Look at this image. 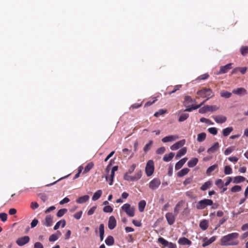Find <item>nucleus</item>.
Wrapping results in <instances>:
<instances>
[{
	"instance_id": "nucleus-10",
	"label": "nucleus",
	"mask_w": 248,
	"mask_h": 248,
	"mask_svg": "<svg viewBox=\"0 0 248 248\" xmlns=\"http://www.w3.org/2000/svg\"><path fill=\"white\" fill-rule=\"evenodd\" d=\"M216 237L215 236L211 237L209 239H208L206 237H204L202 239V241H203V243L202 244V246L203 247H207V246H209V245H210L211 244H212L213 242H214L216 240Z\"/></svg>"
},
{
	"instance_id": "nucleus-30",
	"label": "nucleus",
	"mask_w": 248,
	"mask_h": 248,
	"mask_svg": "<svg viewBox=\"0 0 248 248\" xmlns=\"http://www.w3.org/2000/svg\"><path fill=\"white\" fill-rule=\"evenodd\" d=\"M189 171V169L185 168L178 172L177 175L178 177H181L187 174Z\"/></svg>"
},
{
	"instance_id": "nucleus-37",
	"label": "nucleus",
	"mask_w": 248,
	"mask_h": 248,
	"mask_svg": "<svg viewBox=\"0 0 248 248\" xmlns=\"http://www.w3.org/2000/svg\"><path fill=\"white\" fill-rule=\"evenodd\" d=\"M146 205V202L144 200L140 201L139 203V210L140 212L143 211Z\"/></svg>"
},
{
	"instance_id": "nucleus-21",
	"label": "nucleus",
	"mask_w": 248,
	"mask_h": 248,
	"mask_svg": "<svg viewBox=\"0 0 248 248\" xmlns=\"http://www.w3.org/2000/svg\"><path fill=\"white\" fill-rule=\"evenodd\" d=\"M187 151V149L186 147H183L180 150L178 151V152L177 153V154L175 156V158L176 159H178L180 157H181L182 156L184 155Z\"/></svg>"
},
{
	"instance_id": "nucleus-38",
	"label": "nucleus",
	"mask_w": 248,
	"mask_h": 248,
	"mask_svg": "<svg viewBox=\"0 0 248 248\" xmlns=\"http://www.w3.org/2000/svg\"><path fill=\"white\" fill-rule=\"evenodd\" d=\"M220 96L222 97L229 98L232 96V93L228 91H222L220 93Z\"/></svg>"
},
{
	"instance_id": "nucleus-54",
	"label": "nucleus",
	"mask_w": 248,
	"mask_h": 248,
	"mask_svg": "<svg viewBox=\"0 0 248 248\" xmlns=\"http://www.w3.org/2000/svg\"><path fill=\"white\" fill-rule=\"evenodd\" d=\"M0 218L3 222H5L7 219V215L5 213H0Z\"/></svg>"
},
{
	"instance_id": "nucleus-57",
	"label": "nucleus",
	"mask_w": 248,
	"mask_h": 248,
	"mask_svg": "<svg viewBox=\"0 0 248 248\" xmlns=\"http://www.w3.org/2000/svg\"><path fill=\"white\" fill-rule=\"evenodd\" d=\"M38 219H37L36 218L33 219L31 223V228H33L35 227H36L37 226V225L38 224Z\"/></svg>"
},
{
	"instance_id": "nucleus-34",
	"label": "nucleus",
	"mask_w": 248,
	"mask_h": 248,
	"mask_svg": "<svg viewBox=\"0 0 248 248\" xmlns=\"http://www.w3.org/2000/svg\"><path fill=\"white\" fill-rule=\"evenodd\" d=\"M233 128L232 127H228L223 130V135L225 137H227L232 131Z\"/></svg>"
},
{
	"instance_id": "nucleus-20",
	"label": "nucleus",
	"mask_w": 248,
	"mask_h": 248,
	"mask_svg": "<svg viewBox=\"0 0 248 248\" xmlns=\"http://www.w3.org/2000/svg\"><path fill=\"white\" fill-rule=\"evenodd\" d=\"M178 243L181 245H190L191 244V242L186 237L180 238L178 241Z\"/></svg>"
},
{
	"instance_id": "nucleus-6",
	"label": "nucleus",
	"mask_w": 248,
	"mask_h": 248,
	"mask_svg": "<svg viewBox=\"0 0 248 248\" xmlns=\"http://www.w3.org/2000/svg\"><path fill=\"white\" fill-rule=\"evenodd\" d=\"M197 94L202 97H212L213 93L210 89H205L197 92Z\"/></svg>"
},
{
	"instance_id": "nucleus-11",
	"label": "nucleus",
	"mask_w": 248,
	"mask_h": 248,
	"mask_svg": "<svg viewBox=\"0 0 248 248\" xmlns=\"http://www.w3.org/2000/svg\"><path fill=\"white\" fill-rule=\"evenodd\" d=\"M212 118L217 124H221L224 123L227 120V118L225 116L221 115H214L212 116Z\"/></svg>"
},
{
	"instance_id": "nucleus-59",
	"label": "nucleus",
	"mask_w": 248,
	"mask_h": 248,
	"mask_svg": "<svg viewBox=\"0 0 248 248\" xmlns=\"http://www.w3.org/2000/svg\"><path fill=\"white\" fill-rule=\"evenodd\" d=\"M82 212L81 211L76 213L74 215V217L77 219H79L82 216Z\"/></svg>"
},
{
	"instance_id": "nucleus-3",
	"label": "nucleus",
	"mask_w": 248,
	"mask_h": 248,
	"mask_svg": "<svg viewBox=\"0 0 248 248\" xmlns=\"http://www.w3.org/2000/svg\"><path fill=\"white\" fill-rule=\"evenodd\" d=\"M122 209L129 217H132L135 215L134 207L131 206L130 204L129 203L124 204L122 206Z\"/></svg>"
},
{
	"instance_id": "nucleus-46",
	"label": "nucleus",
	"mask_w": 248,
	"mask_h": 248,
	"mask_svg": "<svg viewBox=\"0 0 248 248\" xmlns=\"http://www.w3.org/2000/svg\"><path fill=\"white\" fill-rule=\"evenodd\" d=\"M189 114L187 113H183L181 115L179 118V122H183L187 119V118L188 117Z\"/></svg>"
},
{
	"instance_id": "nucleus-26",
	"label": "nucleus",
	"mask_w": 248,
	"mask_h": 248,
	"mask_svg": "<svg viewBox=\"0 0 248 248\" xmlns=\"http://www.w3.org/2000/svg\"><path fill=\"white\" fill-rule=\"evenodd\" d=\"M198 159L197 158H193L190 159L187 163V165L190 168L195 166L198 163Z\"/></svg>"
},
{
	"instance_id": "nucleus-44",
	"label": "nucleus",
	"mask_w": 248,
	"mask_h": 248,
	"mask_svg": "<svg viewBox=\"0 0 248 248\" xmlns=\"http://www.w3.org/2000/svg\"><path fill=\"white\" fill-rule=\"evenodd\" d=\"M167 110L166 109H160L158 111L156 112L154 114V116L156 117H158L161 115L165 114Z\"/></svg>"
},
{
	"instance_id": "nucleus-15",
	"label": "nucleus",
	"mask_w": 248,
	"mask_h": 248,
	"mask_svg": "<svg viewBox=\"0 0 248 248\" xmlns=\"http://www.w3.org/2000/svg\"><path fill=\"white\" fill-rule=\"evenodd\" d=\"M116 225V220L113 216L109 217L108 222V227L110 230L113 229Z\"/></svg>"
},
{
	"instance_id": "nucleus-19",
	"label": "nucleus",
	"mask_w": 248,
	"mask_h": 248,
	"mask_svg": "<svg viewBox=\"0 0 248 248\" xmlns=\"http://www.w3.org/2000/svg\"><path fill=\"white\" fill-rule=\"evenodd\" d=\"M187 158L184 157L177 162L175 166V169L176 170H178L181 169L184 164L186 162Z\"/></svg>"
},
{
	"instance_id": "nucleus-42",
	"label": "nucleus",
	"mask_w": 248,
	"mask_h": 248,
	"mask_svg": "<svg viewBox=\"0 0 248 248\" xmlns=\"http://www.w3.org/2000/svg\"><path fill=\"white\" fill-rule=\"evenodd\" d=\"M217 165L216 164L209 167L206 170V174L209 175L211 172L214 171L217 168Z\"/></svg>"
},
{
	"instance_id": "nucleus-32",
	"label": "nucleus",
	"mask_w": 248,
	"mask_h": 248,
	"mask_svg": "<svg viewBox=\"0 0 248 248\" xmlns=\"http://www.w3.org/2000/svg\"><path fill=\"white\" fill-rule=\"evenodd\" d=\"M99 231L100 233V240L102 241L104 239V225L103 224H101L99 226Z\"/></svg>"
},
{
	"instance_id": "nucleus-53",
	"label": "nucleus",
	"mask_w": 248,
	"mask_h": 248,
	"mask_svg": "<svg viewBox=\"0 0 248 248\" xmlns=\"http://www.w3.org/2000/svg\"><path fill=\"white\" fill-rule=\"evenodd\" d=\"M241 189V187L240 186L236 185L231 188V191L232 192H239Z\"/></svg>"
},
{
	"instance_id": "nucleus-60",
	"label": "nucleus",
	"mask_w": 248,
	"mask_h": 248,
	"mask_svg": "<svg viewBox=\"0 0 248 248\" xmlns=\"http://www.w3.org/2000/svg\"><path fill=\"white\" fill-rule=\"evenodd\" d=\"M136 165L135 164H133L130 168L128 169L127 172L126 173L129 174H131L135 169Z\"/></svg>"
},
{
	"instance_id": "nucleus-47",
	"label": "nucleus",
	"mask_w": 248,
	"mask_h": 248,
	"mask_svg": "<svg viewBox=\"0 0 248 248\" xmlns=\"http://www.w3.org/2000/svg\"><path fill=\"white\" fill-rule=\"evenodd\" d=\"M142 176V171L141 170L138 171L133 177L134 178V181H137L140 179Z\"/></svg>"
},
{
	"instance_id": "nucleus-16",
	"label": "nucleus",
	"mask_w": 248,
	"mask_h": 248,
	"mask_svg": "<svg viewBox=\"0 0 248 248\" xmlns=\"http://www.w3.org/2000/svg\"><path fill=\"white\" fill-rule=\"evenodd\" d=\"M62 233L58 231L55 233L51 234L49 237V241L50 242H55L61 236Z\"/></svg>"
},
{
	"instance_id": "nucleus-43",
	"label": "nucleus",
	"mask_w": 248,
	"mask_h": 248,
	"mask_svg": "<svg viewBox=\"0 0 248 248\" xmlns=\"http://www.w3.org/2000/svg\"><path fill=\"white\" fill-rule=\"evenodd\" d=\"M124 178L125 180L128 181H134V178L133 177V176H131L129 175V173H126L124 176Z\"/></svg>"
},
{
	"instance_id": "nucleus-23",
	"label": "nucleus",
	"mask_w": 248,
	"mask_h": 248,
	"mask_svg": "<svg viewBox=\"0 0 248 248\" xmlns=\"http://www.w3.org/2000/svg\"><path fill=\"white\" fill-rule=\"evenodd\" d=\"M118 167L117 166H114L112 167L111 171L110 177L111 178V182H109L110 186L112 185L113 182V178L115 175V172L118 170Z\"/></svg>"
},
{
	"instance_id": "nucleus-45",
	"label": "nucleus",
	"mask_w": 248,
	"mask_h": 248,
	"mask_svg": "<svg viewBox=\"0 0 248 248\" xmlns=\"http://www.w3.org/2000/svg\"><path fill=\"white\" fill-rule=\"evenodd\" d=\"M232 169L229 166H226L224 168V173L226 175L232 173Z\"/></svg>"
},
{
	"instance_id": "nucleus-28",
	"label": "nucleus",
	"mask_w": 248,
	"mask_h": 248,
	"mask_svg": "<svg viewBox=\"0 0 248 248\" xmlns=\"http://www.w3.org/2000/svg\"><path fill=\"white\" fill-rule=\"evenodd\" d=\"M102 194V191L101 190H98L94 194L92 197V200L95 201L97 200L101 196Z\"/></svg>"
},
{
	"instance_id": "nucleus-39",
	"label": "nucleus",
	"mask_w": 248,
	"mask_h": 248,
	"mask_svg": "<svg viewBox=\"0 0 248 248\" xmlns=\"http://www.w3.org/2000/svg\"><path fill=\"white\" fill-rule=\"evenodd\" d=\"M93 164L92 162L89 163L85 167L83 173H85L89 171L93 167Z\"/></svg>"
},
{
	"instance_id": "nucleus-22",
	"label": "nucleus",
	"mask_w": 248,
	"mask_h": 248,
	"mask_svg": "<svg viewBox=\"0 0 248 248\" xmlns=\"http://www.w3.org/2000/svg\"><path fill=\"white\" fill-rule=\"evenodd\" d=\"M89 199L88 195H84L81 196L76 200V202L78 203L81 204L86 202Z\"/></svg>"
},
{
	"instance_id": "nucleus-8",
	"label": "nucleus",
	"mask_w": 248,
	"mask_h": 248,
	"mask_svg": "<svg viewBox=\"0 0 248 248\" xmlns=\"http://www.w3.org/2000/svg\"><path fill=\"white\" fill-rule=\"evenodd\" d=\"M186 143L185 140H179L170 147V149L172 151H176L180 148L183 147Z\"/></svg>"
},
{
	"instance_id": "nucleus-5",
	"label": "nucleus",
	"mask_w": 248,
	"mask_h": 248,
	"mask_svg": "<svg viewBox=\"0 0 248 248\" xmlns=\"http://www.w3.org/2000/svg\"><path fill=\"white\" fill-rule=\"evenodd\" d=\"M161 184L160 180L159 178H155L152 180L149 183V187L152 190L157 189Z\"/></svg>"
},
{
	"instance_id": "nucleus-12",
	"label": "nucleus",
	"mask_w": 248,
	"mask_h": 248,
	"mask_svg": "<svg viewBox=\"0 0 248 248\" xmlns=\"http://www.w3.org/2000/svg\"><path fill=\"white\" fill-rule=\"evenodd\" d=\"M232 63H230L225 66L220 67L219 71L217 73V75L225 74L228 72V70L231 69Z\"/></svg>"
},
{
	"instance_id": "nucleus-17",
	"label": "nucleus",
	"mask_w": 248,
	"mask_h": 248,
	"mask_svg": "<svg viewBox=\"0 0 248 248\" xmlns=\"http://www.w3.org/2000/svg\"><path fill=\"white\" fill-rule=\"evenodd\" d=\"M219 147V145L218 142H216L214 143L213 145L207 150V152L208 154L214 153L218 149Z\"/></svg>"
},
{
	"instance_id": "nucleus-58",
	"label": "nucleus",
	"mask_w": 248,
	"mask_h": 248,
	"mask_svg": "<svg viewBox=\"0 0 248 248\" xmlns=\"http://www.w3.org/2000/svg\"><path fill=\"white\" fill-rule=\"evenodd\" d=\"M39 207V204L37 202H32L31 204V207L32 209L35 210L38 208Z\"/></svg>"
},
{
	"instance_id": "nucleus-49",
	"label": "nucleus",
	"mask_w": 248,
	"mask_h": 248,
	"mask_svg": "<svg viewBox=\"0 0 248 248\" xmlns=\"http://www.w3.org/2000/svg\"><path fill=\"white\" fill-rule=\"evenodd\" d=\"M158 242L163 245L164 247H166L168 241L162 237H159L158 239Z\"/></svg>"
},
{
	"instance_id": "nucleus-63",
	"label": "nucleus",
	"mask_w": 248,
	"mask_h": 248,
	"mask_svg": "<svg viewBox=\"0 0 248 248\" xmlns=\"http://www.w3.org/2000/svg\"><path fill=\"white\" fill-rule=\"evenodd\" d=\"M33 248H44L43 245L40 242H35L34 244Z\"/></svg>"
},
{
	"instance_id": "nucleus-48",
	"label": "nucleus",
	"mask_w": 248,
	"mask_h": 248,
	"mask_svg": "<svg viewBox=\"0 0 248 248\" xmlns=\"http://www.w3.org/2000/svg\"><path fill=\"white\" fill-rule=\"evenodd\" d=\"M152 144H153V141L150 140L149 141V142L148 143L146 144L145 145V146H144V149H143L144 151L145 152H147V151H148L150 149Z\"/></svg>"
},
{
	"instance_id": "nucleus-29",
	"label": "nucleus",
	"mask_w": 248,
	"mask_h": 248,
	"mask_svg": "<svg viewBox=\"0 0 248 248\" xmlns=\"http://www.w3.org/2000/svg\"><path fill=\"white\" fill-rule=\"evenodd\" d=\"M206 137V134L204 132L199 134L197 136V140L199 142L203 141Z\"/></svg>"
},
{
	"instance_id": "nucleus-56",
	"label": "nucleus",
	"mask_w": 248,
	"mask_h": 248,
	"mask_svg": "<svg viewBox=\"0 0 248 248\" xmlns=\"http://www.w3.org/2000/svg\"><path fill=\"white\" fill-rule=\"evenodd\" d=\"M185 101L186 103H192V102H195V100H193L192 98L190 96H186L185 98Z\"/></svg>"
},
{
	"instance_id": "nucleus-35",
	"label": "nucleus",
	"mask_w": 248,
	"mask_h": 248,
	"mask_svg": "<svg viewBox=\"0 0 248 248\" xmlns=\"http://www.w3.org/2000/svg\"><path fill=\"white\" fill-rule=\"evenodd\" d=\"M200 227L202 230H206L208 227V222L206 220H202L200 223Z\"/></svg>"
},
{
	"instance_id": "nucleus-41",
	"label": "nucleus",
	"mask_w": 248,
	"mask_h": 248,
	"mask_svg": "<svg viewBox=\"0 0 248 248\" xmlns=\"http://www.w3.org/2000/svg\"><path fill=\"white\" fill-rule=\"evenodd\" d=\"M241 53L243 56H245L248 54V46H243L240 49Z\"/></svg>"
},
{
	"instance_id": "nucleus-50",
	"label": "nucleus",
	"mask_w": 248,
	"mask_h": 248,
	"mask_svg": "<svg viewBox=\"0 0 248 248\" xmlns=\"http://www.w3.org/2000/svg\"><path fill=\"white\" fill-rule=\"evenodd\" d=\"M208 132L213 135H216L217 134V129L216 127H210L208 129Z\"/></svg>"
},
{
	"instance_id": "nucleus-9",
	"label": "nucleus",
	"mask_w": 248,
	"mask_h": 248,
	"mask_svg": "<svg viewBox=\"0 0 248 248\" xmlns=\"http://www.w3.org/2000/svg\"><path fill=\"white\" fill-rule=\"evenodd\" d=\"M179 138V136L177 135H171L165 137L161 140L163 143H167L174 141Z\"/></svg>"
},
{
	"instance_id": "nucleus-55",
	"label": "nucleus",
	"mask_w": 248,
	"mask_h": 248,
	"mask_svg": "<svg viewBox=\"0 0 248 248\" xmlns=\"http://www.w3.org/2000/svg\"><path fill=\"white\" fill-rule=\"evenodd\" d=\"M165 148L164 147H161L156 150V153L157 154L161 155L163 154L165 152Z\"/></svg>"
},
{
	"instance_id": "nucleus-25",
	"label": "nucleus",
	"mask_w": 248,
	"mask_h": 248,
	"mask_svg": "<svg viewBox=\"0 0 248 248\" xmlns=\"http://www.w3.org/2000/svg\"><path fill=\"white\" fill-rule=\"evenodd\" d=\"M174 156V153L170 152L168 154H166L163 158V160L165 162H169L170 161Z\"/></svg>"
},
{
	"instance_id": "nucleus-27",
	"label": "nucleus",
	"mask_w": 248,
	"mask_h": 248,
	"mask_svg": "<svg viewBox=\"0 0 248 248\" xmlns=\"http://www.w3.org/2000/svg\"><path fill=\"white\" fill-rule=\"evenodd\" d=\"M212 185V182L210 181H208L205 182L201 187L200 189L202 191H205L208 188L210 187L211 185Z\"/></svg>"
},
{
	"instance_id": "nucleus-18",
	"label": "nucleus",
	"mask_w": 248,
	"mask_h": 248,
	"mask_svg": "<svg viewBox=\"0 0 248 248\" xmlns=\"http://www.w3.org/2000/svg\"><path fill=\"white\" fill-rule=\"evenodd\" d=\"M166 218L168 223L172 225L174 222L175 217L172 213H168L166 214Z\"/></svg>"
},
{
	"instance_id": "nucleus-14",
	"label": "nucleus",
	"mask_w": 248,
	"mask_h": 248,
	"mask_svg": "<svg viewBox=\"0 0 248 248\" xmlns=\"http://www.w3.org/2000/svg\"><path fill=\"white\" fill-rule=\"evenodd\" d=\"M53 223V217L50 215L46 216L43 224L46 227H50Z\"/></svg>"
},
{
	"instance_id": "nucleus-4",
	"label": "nucleus",
	"mask_w": 248,
	"mask_h": 248,
	"mask_svg": "<svg viewBox=\"0 0 248 248\" xmlns=\"http://www.w3.org/2000/svg\"><path fill=\"white\" fill-rule=\"evenodd\" d=\"M155 170L154 163L152 160H149L146 165L145 172L147 176H151Z\"/></svg>"
},
{
	"instance_id": "nucleus-36",
	"label": "nucleus",
	"mask_w": 248,
	"mask_h": 248,
	"mask_svg": "<svg viewBox=\"0 0 248 248\" xmlns=\"http://www.w3.org/2000/svg\"><path fill=\"white\" fill-rule=\"evenodd\" d=\"M219 109V107L215 106V105H212V106H209L206 105V110L207 112L210 111V112H214L215 111Z\"/></svg>"
},
{
	"instance_id": "nucleus-62",
	"label": "nucleus",
	"mask_w": 248,
	"mask_h": 248,
	"mask_svg": "<svg viewBox=\"0 0 248 248\" xmlns=\"http://www.w3.org/2000/svg\"><path fill=\"white\" fill-rule=\"evenodd\" d=\"M192 181V177H189L186 179L184 181L183 184L185 186H186L189 184H190Z\"/></svg>"
},
{
	"instance_id": "nucleus-31",
	"label": "nucleus",
	"mask_w": 248,
	"mask_h": 248,
	"mask_svg": "<svg viewBox=\"0 0 248 248\" xmlns=\"http://www.w3.org/2000/svg\"><path fill=\"white\" fill-rule=\"evenodd\" d=\"M245 180V178L242 176H237L234 177L233 178V182L235 184L240 183Z\"/></svg>"
},
{
	"instance_id": "nucleus-24",
	"label": "nucleus",
	"mask_w": 248,
	"mask_h": 248,
	"mask_svg": "<svg viewBox=\"0 0 248 248\" xmlns=\"http://www.w3.org/2000/svg\"><path fill=\"white\" fill-rule=\"evenodd\" d=\"M61 225H62V228H64L66 225L65 220L64 219H62V220H61L59 221L58 222H57L54 227V230H58L59 228Z\"/></svg>"
},
{
	"instance_id": "nucleus-1",
	"label": "nucleus",
	"mask_w": 248,
	"mask_h": 248,
	"mask_svg": "<svg viewBox=\"0 0 248 248\" xmlns=\"http://www.w3.org/2000/svg\"><path fill=\"white\" fill-rule=\"evenodd\" d=\"M239 237L237 232H232L223 236L220 239V245L223 246H236L239 244L237 240Z\"/></svg>"
},
{
	"instance_id": "nucleus-7",
	"label": "nucleus",
	"mask_w": 248,
	"mask_h": 248,
	"mask_svg": "<svg viewBox=\"0 0 248 248\" xmlns=\"http://www.w3.org/2000/svg\"><path fill=\"white\" fill-rule=\"evenodd\" d=\"M30 240L29 236H24L18 238L16 241V243L19 246L21 247L29 243Z\"/></svg>"
},
{
	"instance_id": "nucleus-33",
	"label": "nucleus",
	"mask_w": 248,
	"mask_h": 248,
	"mask_svg": "<svg viewBox=\"0 0 248 248\" xmlns=\"http://www.w3.org/2000/svg\"><path fill=\"white\" fill-rule=\"evenodd\" d=\"M114 238L112 236H108L105 240V243L108 246H111L114 244Z\"/></svg>"
},
{
	"instance_id": "nucleus-2",
	"label": "nucleus",
	"mask_w": 248,
	"mask_h": 248,
	"mask_svg": "<svg viewBox=\"0 0 248 248\" xmlns=\"http://www.w3.org/2000/svg\"><path fill=\"white\" fill-rule=\"evenodd\" d=\"M213 202L212 200L204 199L198 202L196 205L197 209L202 210L204 209L207 206L212 205Z\"/></svg>"
},
{
	"instance_id": "nucleus-40",
	"label": "nucleus",
	"mask_w": 248,
	"mask_h": 248,
	"mask_svg": "<svg viewBox=\"0 0 248 248\" xmlns=\"http://www.w3.org/2000/svg\"><path fill=\"white\" fill-rule=\"evenodd\" d=\"M67 211V210L66 209H61L59 210L57 213V216L58 217H62Z\"/></svg>"
},
{
	"instance_id": "nucleus-51",
	"label": "nucleus",
	"mask_w": 248,
	"mask_h": 248,
	"mask_svg": "<svg viewBox=\"0 0 248 248\" xmlns=\"http://www.w3.org/2000/svg\"><path fill=\"white\" fill-rule=\"evenodd\" d=\"M234 150V148L232 147H230L227 148L224 151V155H228L231 154Z\"/></svg>"
},
{
	"instance_id": "nucleus-13",
	"label": "nucleus",
	"mask_w": 248,
	"mask_h": 248,
	"mask_svg": "<svg viewBox=\"0 0 248 248\" xmlns=\"http://www.w3.org/2000/svg\"><path fill=\"white\" fill-rule=\"evenodd\" d=\"M232 93L237 95H243L246 94L247 93V91L245 88L241 87L233 89L232 91Z\"/></svg>"
},
{
	"instance_id": "nucleus-61",
	"label": "nucleus",
	"mask_w": 248,
	"mask_h": 248,
	"mask_svg": "<svg viewBox=\"0 0 248 248\" xmlns=\"http://www.w3.org/2000/svg\"><path fill=\"white\" fill-rule=\"evenodd\" d=\"M96 208V206L92 207L88 211V215L91 216L94 213Z\"/></svg>"
},
{
	"instance_id": "nucleus-64",
	"label": "nucleus",
	"mask_w": 248,
	"mask_h": 248,
	"mask_svg": "<svg viewBox=\"0 0 248 248\" xmlns=\"http://www.w3.org/2000/svg\"><path fill=\"white\" fill-rule=\"evenodd\" d=\"M185 194L186 196H187L188 197H189L190 199H193L194 198L193 194V192L191 191H186L185 193Z\"/></svg>"
},
{
	"instance_id": "nucleus-52",
	"label": "nucleus",
	"mask_w": 248,
	"mask_h": 248,
	"mask_svg": "<svg viewBox=\"0 0 248 248\" xmlns=\"http://www.w3.org/2000/svg\"><path fill=\"white\" fill-rule=\"evenodd\" d=\"M103 211L105 213H111L113 211V208L109 205H107L104 207Z\"/></svg>"
}]
</instances>
